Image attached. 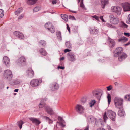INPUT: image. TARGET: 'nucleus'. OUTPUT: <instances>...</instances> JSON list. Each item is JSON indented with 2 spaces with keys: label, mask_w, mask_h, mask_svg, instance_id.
Here are the masks:
<instances>
[{
  "label": "nucleus",
  "mask_w": 130,
  "mask_h": 130,
  "mask_svg": "<svg viewBox=\"0 0 130 130\" xmlns=\"http://www.w3.org/2000/svg\"><path fill=\"white\" fill-rule=\"evenodd\" d=\"M45 109L46 111L50 115H52L54 114V112L52 109L48 106H46Z\"/></svg>",
  "instance_id": "20"
},
{
  "label": "nucleus",
  "mask_w": 130,
  "mask_h": 130,
  "mask_svg": "<svg viewBox=\"0 0 130 130\" xmlns=\"http://www.w3.org/2000/svg\"><path fill=\"white\" fill-rule=\"evenodd\" d=\"M65 122L64 121H63V122H60V125H61V126L62 127H64L65 126V125L64 124H63V123H65Z\"/></svg>",
  "instance_id": "48"
},
{
  "label": "nucleus",
  "mask_w": 130,
  "mask_h": 130,
  "mask_svg": "<svg viewBox=\"0 0 130 130\" xmlns=\"http://www.w3.org/2000/svg\"><path fill=\"white\" fill-rule=\"evenodd\" d=\"M37 0H27V3L29 5H32L35 4Z\"/></svg>",
  "instance_id": "29"
},
{
  "label": "nucleus",
  "mask_w": 130,
  "mask_h": 130,
  "mask_svg": "<svg viewBox=\"0 0 130 130\" xmlns=\"http://www.w3.org/2000/svg\"><path fill=\"white\" fill-rule=\"evenodd\" d=\"M123 99L118 97H116L114 98V102L116 107L119 108L123 107Z\"/></svg>",
  "instance_id": "1"
},
{
  "label": "nucleus",
  "mask_w": 130,
  "mask_h": 130,
  "mask_svg": "<svg viewBox=\"0 0 130 130\" xmlns=\"http://www.w3.org/2000/svg\"><path fill=\"white\" fill-rule=\"evenodd\" d=\"M45 27L52 33L55 32V28L52 23L49 22H47L45 25Z\"/></svg>",
  "instance_id": "3"
},
{
  "label": "nucleus",
  "mask_w": 130,
  "mask_h": 130,
  "mask_svg": "<svg viewBox=\"0 0 130 130\" xmlns=\"http://www.w3.org/2000/svg\"><path fill=\"white\" fill-rule=\"evenodd\" d=\"M123 7L125 11H130V4L128 3H124Z\"/></svg>",
  "instance_id": "18"
},
{
  "label": "nucleus",
  "mask_w": 130,
  "mask_h": 130,
  "mask_svg": "<svg viewBox=\"0 0 130 130\" xmlns=\"http://www.w3.org/2000/svg\"><path fill=\"white\" fill-rule=\"evenodd\" d=\"M3 63L7 67H9L10 65L9 59L7 56H5L3 58Z\"/></svg>",
  "instance_id": "11"
},
{
  "label": "nucleus",
  "mask_w": 130,
  "mask_h": 130,
  "mask_svg": "<svg viewBox=\"0 0 130 130\" xmlns=\"http://www.w3.org/2000/svg\"><path fill=\"white\" fill-rule=\"evenodd\" d=\"M12 77V74L11 70H7L4 71L3 74L4 79L8 81H10L11 80Z\"/></svg>",
  "instance_id": "2"
},
{
  "label": "nucleus",
  "mask_w": 130,
  "mask_h": 130,
  "mask_svg": "<svg viewBox=\"0 0 130 130\" xmlns=\"http://www.w3.org/2000/svg\"><path fill=\"white\" fill-rule=\"evenodd\" d=\"M23 17V15L21 14L20 15L18 18V19H22Z\"/></svg>",
  "instance_id": "59"
},
{
  "label": "nucleus",
  "mask_w": 130,
  "mask_h": 130,
  "mask_svg": "<svg viewBox=\"0 0 130 130\" xmlns=\"http://www.w3.org/2000/svg\"><path fill=\"white\" fill-rule=\"evenodd\" d=\"M67 57L68 60L71 62L74 61L76 60V58L75 55L72 52H70L68 53Z\"/></svg>",
  "instance_id": "8"
},
{
  "label": "nucleus",
  "mask_w": 130,
  "mask_h": 130,
  "mask_svg": "<svg viewBox=\"0 0 130 130\" xmlns=\"http://www.w3.org/2000/svg\"><path fill=\"white\" fill-rule=\"evenodd\" d=\"M109 17L110 19V22L111 23L114 24H116L119 23L118 18L117 17H115L112 14L109 15Z\"/></svg>",
  "instance_id": "5"
},
{
  "label": "nucleus",
  "mask_w": 130,
  "mask_h": 130,
  "mask_svg": "<svg viewBox=\"0 0 130 130\" xmlns=\"http://www.w3.org/2000/svg\"><path fill=\"white\" fill-rule=\"evenodd\" d=\"M57 2L56 0H53L52 1V4H55Z\"/></svg>",
  "instance_id": "57"
},
{
  "label": "nucleus",
  "mask_w": 130,
  "mask_h": 130,
  "mask_svg": "<svg viewBox=\"0 0 130 130\" xmlns=\"http://www.w3.org/2000/svg\"><path fill=\"white\" fill-rule=\"evenodd\" d=\"M14 34L19 38L23 39L24 38V36L23 34L19 32L15 31L14 33Z\"/></svg>",
  "instance_id": "19"
},
{
  "label": "nucleus",
  "mask_w": 130,
  "mask_h": 130,
  "mask_svg": "<svg viewBox=\"0 0 130 130\" xmlns=\"http://www.w3.org/2000/svg\"><path fill=\"white\" fill-rule=\"evenodd\" d=\"M39 9L40 8L38 7H36L33 9V11L36 12L38 11Z\"/></svg>",
  "instance_id": "47"
},
{
  "label": "nucleus",
  "mask_w": 130,
  "mask_h": 130,
  "mask_svg": "<svg viewBox=\"0 0 130 130\" xmlns=\"http://www.w3.org/2000/svg\"><path fill=\"white\" fill-rule=\"evenodd\" d=\"M75 109L76 112L79 114H82L83 113V107L81 105H77L75 107Z\"/></svg>",
  "instance_id": "12"
},
{
  "label": "nucleus",
  "mask_w": 130,
  "mask_h": 130,
  "mask_svg": "<svg viewBox=\"0 0 130 130\" xmlns=\"http://www.w3.org/2000/svg\"><path fill=\"white\" fill-rule=\"evenodd\" d=\"M69 19L72 20H75L76 19L75 17L73 16L69 15Z\"/></svg>",
  "instance_id": "49"
},
{
  "label": "nucleus",
  "mask_w": 130,
  "mask_h": 130,
  "mask_svg": "<svg viewBox=\"0 0 130 130\" xmlns=\"http://www.w3.org/2000/svg\"><path fill=\"white\" fill-rule=\"evenodd\" d=\"M97 130H105L104 129L102 128H98Z\"/></svg>",
  "instance_id": "62"
},
{
  "label": "nucleus",
  "mask_w": 130,
  "mask_h": 130,
  "mask_svg": "<svg viewBox=\"0 0 130 130\" xmlns=\"http://www.w3.org/2000/svg\"><path fill=\"white\" fill-rule=\"evenodd\" d=\"M17 64L19 66H23L26 65V61L24 57H21L18 59L16 61Z\"/></svg>",
  "instance_id": "4"
},
{
  "label": "nucleus",
  "mask_w": 130,
  "mask_h": 130,
  "mask_svg": "<svg viewBox=\"0 0 130 130\" xmlns=\"http://www.w3.org/2000/svg\"><path fill=\"white\" fill-rule=\"evenodd\" d=\"M108 42H109V44L110 47H113L115 44V41L110 38L108 37Z\"/></svg>",
  "instance_id": "22"
},
{
  "label": "nucleus",
  "mask_w": 130,
  "mask_h": 130,
  "mask_svg": "<svg viewBox=\"0 0 130 130\" xmlns=\"http://www.w3.org/2000/svg\"><path fill=\"white\" fill-rule=\"evenodd\" d=\"M29 119L33 123L35 124L36 126L39 125L41 122L38 119L36 118L30 117L29 118Z\"/></svg>",
  "instance_id": "15"
},
{
  "label": "nucleus",
  "mask_w": 130,
  "mask_h": 130,
  "mask_svg": "<svg viewBox=\"0 0 130 130\" xmlns=\"http://www.w3.org/2000/svg\"><path fill=\"white\" fill-rule=\"evenodd\" d=\"M124 99L126 101H130V94L126 95L124 97Z\"/></svg>",
  "instance_id": "35"
},
{
  "label": "nucleus",
  "mask_w": 130,
  "mask_h": 130,
  "mask_svg": "<svg viewBox=\"0 0 130 130\" xmlns=\"http://www.w3.org/2000/svg\"><path fill=\"white\" fill-rule=\"evenodd\" d=\"M92 17L94 18L95 19L97 20H99V17L98 16L96 15L92 16Z\"/></svg>",
  "instance_id": "51"
},
{
  "label": "nucleus",
  "mask_w": 130,
  "mask_h": 130,
  "mask_svg": "<svg viewBox=\"0 0 130 130\" xmlns=\"http://www.w3.org/2000/svg\"><path fill=\"white\" fill-rule=\"evenodd\" d=\"M124 35L128 37H129L130 36V34L129 33L124 32Z\"/></svg>",
  "instance_id": "53"
},
{
  "label": "nucleus",
  "mask_w": 130,
  "mask_h": 130,
  "mask_svg": "<svg viewBox=\"0 0 130 130\" xmlns=\"http://www.w3.org/2000/svg\"><path fill=\"white\" fill-rule=\"evenodd\" d=\"M46 100L45 99H42L39 105V108H42L45 105V102Z\"/></svg>",
  "instance_id": "24"
},
{
  "label": "nucleus",
  "mask_w": 130,
  "mask_h": 130,
  "mask_svg": "<svg viewBox=\"0 0 130 130\" xmlns=\"http://www.w3.org/2000/svg\"><path fill=\"white\" fill-rule=\"evenodd\" d=\"M61 16L62 18L66 22L68 20V17L67 15L64 14H61Z\"/></svg>",
  "instance_id": "31"
},
{
  "label": "nucleus",
  "mask_w": 130,
  "mask_h": 130,
  "mask_svg": "<svg viewBox=\"0 0 130 130\" xmlns=\"http://www.w3.org/2000/svg\"><path fill=\"white\" fill-rule=\"evenodd\" d=\"M39 52L43 56H46L47 55V53L45 50L44 48L40 49L39 51Z\"/></svg>",
  "instance_id": "26"
},
{
  "label": "nucleus",
  "mask_w": 130,
  "mask_h": 130,
  "mask_svg": "<svg viewBox=\"0 0 130 130\" xmlns=\"http://www.w3.org/2000/svg\"><path fill=\"white\" fill-rule=\"evenodd\" d=\"M20 83V81L18 80H13L11 82V84L12 85H15L18 84Z\"/></svg>",
  "instance_id": "32"
},
{
  "label": "nucleus",
  "mask_w": 130,
  "mask_h": 130,
  "mask_svg": "<svg viewBox=\"0 0 130 130\" xmlns=\"http://www.w3.org/2000/svg\"><path fill=\"white\" fill-rule=\"evenodd\" d=\"M121 27H122L123 28H127L128 26L126 24H125V23L123 22L122 23V24L121 25Z\"/></svg>",
  "instance_id": "42"
},
{
  "label": "nucleus",
  "mask_w": 130,
  "mask_h": 130,
  "mask_svg": "<svg viewBox=\"0 0 130 130\" xmlns=\"http://www.w3.org/2000/svg\"><path fill=\"white\" fill-rule=\"evenodd\" d=\"M81 101L83 103H85L86 101V98L84 97L82 98L81 99Z\"/></svg>",
  "instance_id": "50"
},
{
  "label": "nucleus",
  "mask_w": 130,
  "mask_h": 130,
  "mask_svg": "<svg viewBox=\"0 0 130 130\" xmlns=\"http://www.w3.org/2000/svg\"><path fill=\"white\" fill-rule=\"evenodd\" d=\"M64 67L58 66V69H64Z\"/></svg>",
  "instance_id": "58"
},
{
  "label": "nucleus",
  "mask_w": 130,
  "mask_h": 130,
  "mask_svg": "<svg viewBox=\"0 0 130 130\" xmlns=\"http://www.w3.org/2000/svg\"><path fill=\"white\" fill-rule=\"evenodd\" d=\"M4 11L2 9H0V18H2L4 15Z\"/></svg>",
  "instance_id": "40"
},
{
  "label": "nucleus",
  "mask_w": 130,
  "mask_h": 130,
  "mask_svg": "<svg viewBox=\"0 0 130 130\" xmlns=\"http://www.w3.org/2000/svg\"><path fill=\"white\" fill-rule=\"evenodd\" d=\"M118 108L119 109V110L118 113V115L120 117H123L125 115V113L123 109V107H120Z\"/></svg>",
  "instance_id": "17"
},
{
  "label": "nucleus",
  "mask_w": 130,
  "mask_h": 130,
  "mask_svg": "<svg viewBox=\"0 0 130 130\" xmlns=\"http://www.w3.org/2000/svg\"><path fill=\"white\" fill-rule=\"evenodd\" d=\"M108 0H101V7L103 9L104 8L105 6L108 3Z\"/></svg>",
  "instance_id": "25"
},
{
  "label": "nucleus",
  "mask_w": 130,
  "mask_h": 130,
  "mask_svg": "<svg viewBox=\"0 0 130 130\" xmlns=\"http://www.w3.org/2000/svg\"><path fill=\"white\" fill-rule=\"evenodd\" d=\"M107 98L108 99V104H109L111 101V97L110 95L109 94H108L107 96Z\"/></svg>",
  "instance_id": "41"
},
{
  "label": "nucleus",
  "mask_w": 130,
  "mask_h": 130,
  "mask_svg": "<svg viewBox=\"0 0 130 130\" xmlns=\"http://www.w3.org/2000/svg\"><path fill=\"white\" fill-rule=\"evenodd\" d=\"M22 11V9L21 8H19L17 11L15 12V15H18Z\"/></svg>",
  "instance_id": "37"
},
{
  "label": "nucleus",
  "mask_w": 130,
  "mask_h": 130,
  "mask_svg": "<svg viewBox=\"0 0 130 130\" xmlns=\"http://www.w3.org/2000/svg\"><path fill=\"white\" fill-rule=\"evenodd\" d=\"M70 50L68 49H66L64 50V52L65 53H66L67 52H70Z\"/></svg>",
  "instance_id": "56"
},
{
  "label": "nucleus",
  "mask_w": 130,
  "mask_h": 130,
  "mask_svg": "<svg viewBox=\"0 0 130 130\" xmlns=\"http://www.w3.org/2000/svg\"><path fill=\"white\" fill-rule=\"evenodd\" d=\"M90 33L91 34H96L98 32V30L95 27H92L90 28L89 29Z\"/></svg>",
  "instance_id": "21"
},
{
  "label": "nucleus",
  "mask_w": 130,
  "mask_h": 130,
  "mask_svg": "<svg viewBox=\"0 0 130 130\" xmlns=\"http://www.w3.org/2000/svg\"><path fill=\"white\" fill-rule=\"evenodd\" d=\"M93 95L96 98L99 100L102 94H101V91L97 90L93 91L92 92Z\"/></svg>",
  "instance_id": "14"
},
{
  "label": "nucleus",
  "mask_w": 130,
  "mask_h": 130,
  "mask_svg": "<svg viewBox=\"0 0 130 130\" xmlns=\"http://www.w3.org/2000/svg\"><path fill=\"white\" fill-rule=\"evenodd\" d=\"M95 103L96 102L95 100H93L91 101L89 103L90 105V106L91 107H92L94 105Z\"/></svg>",
  "instance_id": "39"
},
{
  "label": "nucleus",
  "mask_w": 130,
  "mask_h": 130,
  "mask_svg": "<svg viewBox=\"0 0 130 130\" xmlns=\"http://www.w3.org/2000/svg\"><path fill=\"white\" fill-rule=\"evenodd\" d=\"M71 12H72L73 13H76L77 12L76 11H72V10H69Z\"/></svg>",
  "instance_id": "61"
},
{
  "label": "nucleus",
  "mask_w": 130,
  "mask_h": 130,
  "mask_svg": "<svg viewBox=\"0 0 130 130\" xmlns=\"http://www.w3.org/2000/svg\"><path fill=\"white\" fill-rule=\"evenodd\" d=\"M80 7L84 9H86V8L85 7L84 4H83V2H82L80 3Z\"/></svg>",
  "instance_id": "44"
},
{
  "label": "nucleus",
  "mask_w": 130,
  "mask_h": 130,
  "mask_svg": "<svg viewBox=\"0 0 130 130\" xmlns=\"http://www.w3.org/2000/svg\"><path fill=\"white\" fill-rule=\"evenodd\" d=\"M59 87V85L56 83H54L52 85L51 88L53 91L57 90Z\"/></svg>",
  "instance_id": "23"
},
{
  "label": "nucleus",
  "mask_w": 130,
  "mask_h": 130,
  "mask_svg": "<svg viewBox=\"0 0 130 130\" xmlns=\"http://www.w3.org/2000/svg\"><path fill=\"white\" fill-rule=\"evenodd\" d=\"M127 56V55L123 52L118 56V60L119 61L121 62L124 60Z\"/></svg>",
  "instance_id": "13"
},
{
  "label": "nucleus",
  "mask_w": 130,
  "mask_h": 130,
  "mask_svg": "<svg viewBox=\"0 0 130 130\" xmlns=\"http://www.w3.org/2000/svg\"><path fill=\"white\" fill-rule=\"evenodd\" d=\"M107 115L113 121H115L116 114L115 112L111 110H109L108 111Z\"/></svg>",
  "instance_id": "6"
},
{
  "label": "nucleus",
  "mask_w": 130,
  "mask_h": 130,
  "mask_svg": "<svg viewBox=\"0 0 130 130\" xmlns=\"http://www.w3.org/2000/svg\"><path fill=\"white\" fill-rule=\"evenodd\" d=\"M88 120L89 122H93L95 120V118L92 116L91 115L88 117Z\"/></svg>",
  "instance_id": "28"
},
{
  "label": "nucleus",
  "mask_w": 130,
  "mask_h": 130,
  "mask_svg": "<svg viewBox=\"0 0 130 130\" xmlns=\"http://www.w3.org/2000/svg\"><path fill=\"white\" fill-rule=\"evenodd\" d=\"M128 39L125 37L123 36L118 39L119 42H125L128 40Z\"/></svg>",
  "instance_id": "27"
},
{
  "label": "nucleus",
  "mask_w": 130,
  "mask_h": 130,
  "mask_svg": "<svg viewBox=\"0 0 130 130\" xmlns=\"http://www.w3.org/2000/svg\"><path fill=\"white\" fill-rule=\"evenodd\" d=\"M126 23L127 24H130V14L128 15L127 20L126 21Z\"/></svg>",
  "instance_id": "46"
},
{
  "label": "nucleus",
  "mask_w": 130,
  "mask_h": 130,
  "mask_svg": "<svg viewBox=\"0 0 130 130\" xmlns=\"http://www.w3.org/2000/svg\"><path fill=\"white\" fill-rule=\"evenodd\" d=\"M27 73L29 77L32 78L34 77V72L31 68H29L27 71Z\"/></svg>",
  "instance_id": "16"
},
{
  "label": "nucleus",
  "mask_w": 130,
  "mask_h": 130,
  "mask_svg": "<svg viewBox=\"0 0 130 130\" xmlns=\"http://www.w3.org/2000/svg\"><path fill=\"white\" fill-rule=\"evenodd\" d=\"M58 119H59L60 121H61V122H63V121H64V120L62 119V118L60 117H58Z\"/></svg>",
  "instance_id": "55"
},
{
  "label": "nucleus",
  "mask_w": 130,
  "mask_h": 130,
  "mask_svg": "<svg viewBox=\"0 0 130 130\" xmlns=\"http://www.w3.org/2000/svg\"><path fill=\"white\" fill-rule=\"evenodd\" d=\"M65 45L67 48H71V44L70 41H67L66 42Z\"/></svg>",
  "instance_id": "36"
},
{
  "label": "nucleus",
  "mask_w": 130,
  "mask_h": 130,
  "mask_svg": "<svg viewBox=\"0 0 130 130\" xmlns=\"http://www.w3.org/2000/svg\"><path fill=\"white\" fill-rule=\"evenodd\" d=\"M56 35L58 39L59 40H62L61 34L60 31H58L57 32Z\"/></svg>",
  "instance_id": "33"
},
{
  "label": "nucleus",
  "mask_w": 130,
  "mask_h": 130,
  "mask_svg": "<svg viewBox=\"0 0 130 130\" xmlns=\"http://www.w3.org/2000/svg\"><path fill=\"white\" fill-rule=\"evenodd\" d=\"M130 44V42H129L128 43H127L126 44H125V46H127Z\"/></svg>",
  "instance_id": "63"
},
{
  "label": "nucleus",
  "mask_w": 130,
  "mask_h": 130,
  "mask_svg": "<svg viewBox=\"0 0 130 130\" xmlns=\"http://www.w3.org/2000/svg\"><path fill=\"white\" fill-rule=\"evenodd\" d=\"M43 118L46 121H47L49 124L52 123L53 122L52 120L50 119L49 117L46 116H44Z\"/></svg>",
  "instance_id": "30"
},
{
  "label": "nucleus",
  "mask_w": 130,
  "mask_h": 130,
  "mask_svg": "<svg viewBox=\"0 0 130 130\" xmlns=\"http://www.w3.org/2000/svg\"><path fill=\"white\" fill-rule=\"evenodd\" d=\"M111 86H110L108 87H107V90L108 91H110V90L112 89V88H111Z\"/></svg>",
  "instance_id": "54"
},
{
  "label": "nucleus",
  "mask_w": 130,
  "mask_h": 130,
  "mask_svg": "<svg viewBox=\"0 0 130 130\" xmlns=\"http://www.w3.org/2000/svg\"><path fill=\"white\" fill-rule=\"evenodd\" d=\"M18 90H19L18 89H15V90H14V91L15 92H18Z\"/></svg>",
  "instance_id": "64"
},
{
  "label": "nucleus",
  "mask_w": 130,
  "mask_h": 130,
  "mask_svg": "<svg viewBox=\"0 0 130 130\" xmlns=\"http://www.w3.org/2000/svg\"><path fill=\"white\" fill-rule=\"evenodd\" d=\"M112 11L117 13L118 15H119L121 13V8L118 6H113L111 7Z\"/></svg>",
  "instance_id": "7"
},
{
  "label": "nucleus",
  "mask_w": 130,
  "mask_h": 130,
  "mask_svg": "<svg viewBox=\"0 0 130 130\" xmlns=\"http://www.w3.org/2000/svg\"><path fill=\"white\" fill-rule=\"evenodd\" d=\"M123 49L121 47H119L117 48L113 52L114 54V56L116 57H117L120 55L122 54L123 52Z\"/></svg>",
  "instance_id": "9"
},
{
  "label": "nucleus",
  "mask_w": 130,
  "mask_h": 130,
  "mask_svg": "<svg viewBox=\"0 0 130 130\" xmlns=\"http://www.w3.org/2000/svg\"><path fill=\"white\" fill-rule=\"evenodd\" d=\"M103 118L105 121H106V120L108 118L106 115V112H105L103 116Z\"/></svg>",
  "instance_id": "43"
},
{
  "label": "nucleus",
  "mask_w": 130,
  "mask_h": 130,
  "mask_svg": "<svg viewBox=\"0 0 130 130\" xmlns=\"http://www.w3.org/2000/svg\"><path fill=\"white\" fill-rule=\"evenodd\" d=\"M39 43L40 45L43 46H44L46 44V42L44 40H42L39 41Z\"/></svg>",
  "instance_id": "38"
},
{
  "label": "nucleus",
  "mask_w": 130,
  "mask_h": 130,
  "mask_svg": "<svg viewBox=\"0 0 130 130\" xmlns=\"http://www.w3.org/2000/svg\"><path fill=\"white\" fill-rule=\"evenodd\" d=\"M84 130H89V126L87 125Z\"/></svg>",
  "instance_id": "60"
},
{
  "label": "nucleus",
  "mask_w": 130,
  "mask_h": 130,
  "mask_svg": "<svg viewBox=\"0 0 130 130\" xmlns=\"http://www.w3.org/2000/svg\"><path fill=\"white\" fill-rule=\"evenodd\" d=\"M107 26L109 27L112 28H114L115 27V26H113L112 24L109 23H108L107 24Z\"/></svg>",
  "instance_id": "45"
},
{
  "label": "nucleus",
  "mask_w": 130,
  "mask_h": 130,
  "mask_svg": "<svg viewBox=\"0 0 130 130\" xmlns=\"http://www.w3.org/2000/svg\"><path fill=\"white\" fill-rule=\"evenodd\" d=\"M42 82V80L41 79H34L31 81L30 82L31 85L32 86H38L39 84Z\"/></svg>",
  "instance_id": "10"
},
{
  "label": "nucleus",
  "mask_w": 130,
  "mask_h": 130,
  "mask_svg": "<svg viewBox=\"0 0 130 130\" xmlns=\"http://www.w3.org/2000/svg\"><path fill=\"white\" fill-rule=\"evenodd\" d=\"M24 123V122L20 120L18 121L17 123V125L19 127L20 129H21L22 128V125Z\"/></svg>",
  "instance_id": "34"
},
{
  "label": "nucleus",
  "mask_w": 130,
  "mask_h": 130,
  "mask_svg": "<svg viewBox=\"0 0 130 130\" xmlns=\"http://www.w3.org/2000/svg\"><path fill=\"white\" fill-rule=\"evenodd\" d=\"M66 26H67V29L68 30V31L69 32V33H70V28L69 26L67 24Z\"/></svg>",
  "instance_id": "52"
}]
</instances>
